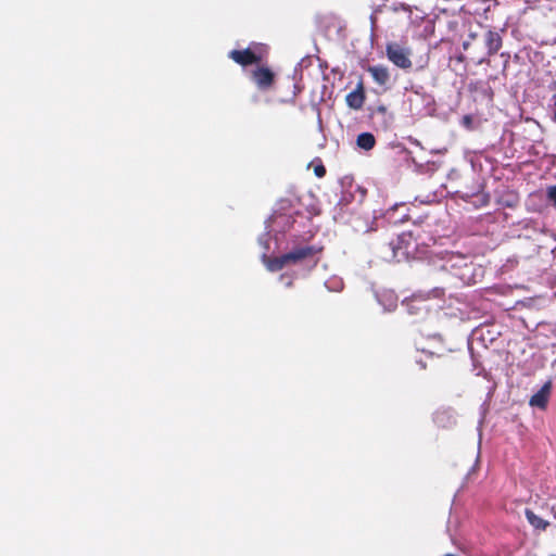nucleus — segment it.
I'll return each mask as SVG.
<instances>
[{
    "label": "nucleus",
    "instance_id": "obj_1",
    "mask_svg": "<svg viewBox=\"0 0 556 556\" xmlns=\"http://www.w3.org/2000/svg\"><path fill=\"white\" fill-rule=\"evenodd\" d=\"M313 249L312 248H299L290 253H287L280 257H276L274 260H266L264 257V262L266 267L270 271H276L289 264H295L299 261L312 255Z\"/></svg>",
    "mask_w": 556,
    "mask_h": 556
},
{
    "label": "nucleus",
    "instance_id": "obj_2",
    "mask_svg": "<svg viewBox=\"0 0 556 556\" xmlns=\"http://www.w3.org/2000/svg\"><path fill=\"white\" fill-rule=\"evenodd\" d=\"M387 54L389 60L401 68H409L412 66L408 52L397 45H389Z\"/></svg>",
    "mask_w": 556,
    "mask_h": 556
},
{
    "label": "nucleus",
    "instance_id": "obj_3",
    "mask_svg": "<svg viewBox=\"0 0 556 556\" xmlns=\"http://www.w3.org/2000/svg\"><path fill=\"white\" fill-rule=\"evenodd\" d=\"M229 56L238 64L248 65L258 62L262 59V53L249 48L242 51L233 50Z\"/></svg>",
    "mask_w": 556,
    "mask_h": 556
},
{
    "label": "nucleus",
    "instance_id": "obj_4",
    "mask_svg": "<svg viewBox=\"0 0 556 556\" xmlns=\"http://www.w3.org/2000/svg\"><path fill=\"white\" fill-rule=\"evenodd\" d=\"M253 79L261 89L270 87L274 81V74L269 68L260 67L253 72Z\"/></svg>",
    "mask_w": 556,
    "mask_h": 556
},
{
    "label": "nucleus",
    "instance_id": "obj_5",
    "mask_svg": "<svg viewBox=\"0 0 556 556\" xmlns=\"http://www.w3.org/2000/svg\"><path fill=\"white\" fill-rule=\"evenodd\" d=\"M364 100L365 97L362 85L346 96L348 105L354 110L361 109L364 104Z\"/></svg>",
    "mask_w": 556,
    "mask_h": 556
},
{
    "label": "nucleus",
    "instance_id": "obj_6",
    "mask_svg": "<svg viewBox=\"0 0 556 556\" xmlns=\"http://www.w3.org/2000/svg\"><path fill=\"white\" fill-rule=\"evenodd\" d=\"M549 384H545L541 388L539 392H536L530 400V405L544 408L547 404L548 396H549Z\"/></svg>",
    "mask_w": 556,
    "mask_h": 556
},
{
    "label": "nucleus",
    "instance_id": "obj_7",
    "mask_svg": "<svg viewBox=\"0 0 556 556\" xmlns=\"http://www.w3.org/2000/svg\"><path fill=\"white\" fill-rule=\"evenodd\" d=\"M485 45L490 54L496 53L502 45L500 35L495 31L489 30L485 34Z\"/></svg>",
    "mask_w": 556,
    "mask_h": 556
},
{
    "label": "nucleus",
    "instance_id": "obj_8",
    "mask_svg": "<svg viewBox=\"0 0 556 556\" xmlns=\"http://www.w3.org/2000/svg\"><path fill=\"white\" fill-rule=\"evenodd\" d=\"M368 72L379 85H386L390 79L388 70L382 66H371L368 68Z\"/></svg>",
    "mask_w": 556,
    "mask_h": 556
},
{
    "label": "nucleus",
    "instance_id": "obj_9",
    "mask_svg": "<svg viewBox=\"0 0 556 556\" xmlns=\"http://www.w3.org/2000/svg\"><path fill=\"white\" fill-rule=\"evenodd\" d=\"M526 517L529 523L536 530H545L549 522L536 516L532 510H526Z\"/></svg>",
    "mask_w": 556,
    "mask_h": 556
},
{
    "label": "nucleus",
    "instance_id": "obj_10",
    "mask_svg": "<svg viewBox=\"0 0 556 556\" xmlns=\"http://www.w3.org/2000/svg\"><path fill=\"white\" fill-rule=\"evenodd\" d=\"M376 140L370 132H363L357 137V146L364 150H371L375 147Z\"/></svg>",
    "mask_w": 556,
    "mask_h": 556
},
{
    "label": "nucleus",
    "instance_id": "obj_11",
    "mask_svg": "<svg viewBox=\"0 0 556 556\" xmlns=\"http://www.w3.org/2000/svg\"><path fill=\"white\" fill-rule=\"evenodd\" d=\"M547 197L556 206V186H552L547 189Z\"/></svg>",
    "mask_w": 556,
    "mask_h": 556
},
{
    "label": "nucleus",
    "instance_id": "obj_12",
    "mask_svg": "<svg viewBox=\"0 0 556 556\" xmlns=\"http://www.w3.org/2000/svg\"><path fill=\"white\" fill-rule=\"evenodd\" d=\"M314 172H315V175L319 178L324 177L326 174V169L321 164L315 166Z\"/></svg>",
    "mask_w": 556,
    "mask_h": 556
},
{
    "label": "nucleus",
    "instance_id": "obj_13",
    "mask_svg": "<svg viewBox=\"0 0 556 556\" xmlns=\"http://www.w3.org/2000/svg\"><path fill=\"white\" fill-rule=\"evenodd\" d=\"M420 302L419 301H416V300H413L412 303H408L407 304V307H408V311L409 313H415L414 311H419L421 307H419L418 305H415V304H419Z\"/></svg>",
    "mask_w": 556,
    "mask_h": 556
},
{
    "label": "nucleus",
    "instance_id": "obj_14",
    "mask_svg": "<svg viewBox=\"0 0 556 556\" xmlns=\"http://www.w3.org/2000/svg\"><path fill=\"white\" fill-rule=\"evenodd\" d=\"M554 119L556 121V102H555Z\"/></svg>",
    "mask_w": 556,
    "mask_h": 556
},
{
    "label": "nucleus",
    "instance_id": "obj_15",
    "mask_svg": "<svg viewBox=\"0 0 556 556\" xmlns=\"http://www.w3.org/2000/svg\"><path fill=\"white\" fill-rule=\"evenodd\" d=\"M393 306H395V303L390 304V308L389 309H391Z\"/></svg>",
    "mask_w": 556,
    "mask_h": 556
}]
</instances>
